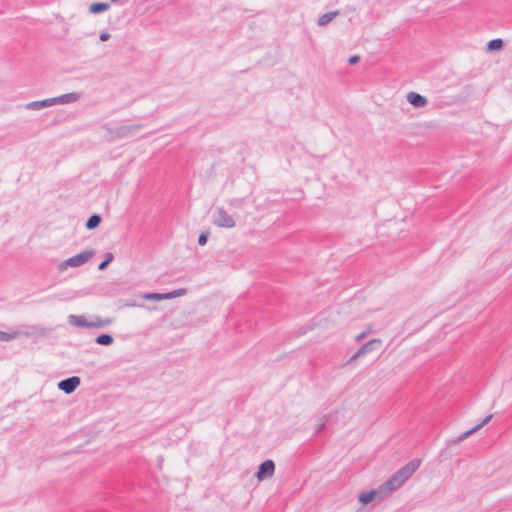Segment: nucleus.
Segmentation results:
<instances>
[{
  "mask_svg": "<svg viewBox=\"0 0 512 512\" xmlns=\"http://www.w3.org/2000/svg\"><path fill=\"white\" fill-rule=\"evenodd\" d=\"M420 463L421 461L419 459H413L408 462L381 485V491L389 495L400 488L416 472Z\"/></svg>",
  "mask_w": 512,
  "mask_h": 512,
  "instance_id": "f257e3e1",
  "label": "nucleus"
},
{
  "mask_svg": "<svg viewBox=\"0 0 512 512\" xmlns=\"http://www.w3.org/2000/svg\"><path fill=\"white\" fill-rule=\"evenodd\" d=\"M68 323L78 328H104L112 323L110 318H101L94 316L92 320L88 321L84 315L68 316Z\"/></svg>",
  "mask_w": 512,
  "mask_h": 512,
  "instance_id": "f03ea898",
  "label": "nucleus"
},
{
  "mask_svg": "<svg viewBox=\"0 0 512 512\" xmlns=\"http://www.w3.org/2000/svg\"><path fill=\"white\" fill-rule=\"evenodd\" d=\"M95 255L94 250H85L81 253L72 256L65 261H63L61 264H59L58 269L60 271H63L67 269L68 267H80L83 264L87 263L93 256Z\"/></svg>",
  "mask_w": 512,
  "mask_h": 512,
  "instance_id": "7ed1b4c3",
  "label": "nucleus"
},
{
  "mask_svg": "<svg viewBox=\"0 0 512 512\" xmlns=\"http://www.w3.org/2000/svg\"><path fill=\"white\" fill-rule=\"evenodd\" d=\"M213 223L221 228H233L236 225L234 219L222 207L216 208Z\"/></svg>",
  "mask_w": 512,
  "mask_h": 512,
  "instance_id": "20e7f679",
  "label": "nucleus"
},
{
  "mask_svg": "<svg viewBox=\"0 0 512 512\" xmlns=\"http://www.w3.org/2000/svg\"><path fill=\"white\" fill-rule=\"evenodd\" d=\"M186 294V289L181 288L177 290H173L168 293H144L140 297L143 300H151V301H162V300H170L176 297H180Z\"/></svg>",
  "mask_w": 512,
  "mask_h": 512,
  "instance_id": "39448f33",
  "label": "nucleus"
},
{
  "mask_svg": "<svg viewBox=\"0 0 512 512\" xmlns=\"http://www.w3.org/2000/svg\"><path fill=\"white\" fill-rule=\"evenodd\" d=\"M492 419V414L487 415L480 423L472 427L471 429L467 430L466 432H463L456 438L450 439L447 441V447H450L452 445L459 444L460 442L464 441L468 436L472 435L479 429H481L484 425H486L490 420Z\"/></svg>",
  "mask_w": 512,
  "mask_h": 512,
  "instance_id": "423d86ee",
  "label": "nucleus"
},
{
  "mask_svg": "<svg viewBox=\"0 0 512 512\" xmlns=\"http://www.w3.org/2000/svg\"><path fill=\"white\" fill-rule=\"evenodd\" d=\"M382 344V341L380 339H372L370 341H368L367 343H365L364 345H362L359 350L350 358V362L351 361H354L355 359L369 353V352H372L374 350H376L377 348H379Z\"/></svg>",
  "mask_w": 512,
  "mask_h": 512,
  "instance_id": "0eeeda50",
  "label": "nucleus"
},
{
  "mask_svg": "<svg viewBox=\"0 0 512 512\" xmlns=\"http://www.w3.org/2000/svg\"><path fill=\"white\" fill-rule=\"evenodd\" d=\"M80 378L77 376H72L66 379L61 380L58 383V389L65 392L66 394L73 393L77 387L80 385Z\"/></svg>",
  "mask_w": 512,
  "mask_h": 512,
  "instance_id": "6e6552de",
  "label": "nucleus"
},
{
  "mask_svg": "<svg viewBox=\"0 0 512 512\" xmlns=\"http://www.w3.org/2000/svg\"><path fill=\"white\" fill-rule=\"evenodd\" d=\"M141 128V124L122 125L115 129L114 134L117 138H126L134 135Z\"/></svg>",
  "mask_w": 512,
  "mask_h": 512,
  "instance_id": "1a4fd4ad",
  "label": "nucleus"
},
{
  "mask_svg": "<svg viewBox=\"0 0 512 512\" xmlns=\"http://www.w3.org/2000/svg\"><path fill=\"white\" fill-rule=\"evenodd\" d=\"M275 464L272 460L268 459L262 462L258 468L256 476L259 480H262L266 477H270L274 474Z\"/></svg>",
  "mask_w": 512,
  "mask_h": 512,
  "instance_id": "9d476101",
  "label": "nucleus"
},
{
  "mask_svg": "<svg viewBox=\"0 0 512 512\" xmlns=\"http://www.w3.org/2000/svg\"><path fill=\"white\" fill-rule=\"evenodd\" d=\"M387 496L384 494V491H381V486L377 490H370L368 492L362 493L359 496V502L366 505L373 501L375 498L379 497V499Z\"/></svg>",
  "mask_w": 512,
  "mask_h": 512,
  "instance_id": "9b49d317",
  "label": "nucleus"
},
{
  "mask_svg": "<svg viewBox=\"0 0 512 512\" xmlns=\"http://www.w3.org/2000/svg\"><path fill=\"white\" fill-rule=\"evenodd\" d=\"M79 99H80V94H78L76 92H72V93L63 94V95H60L57 97H53L52 103H53V105L69 104V103H74V102L78 101Z\"/></svg>",
  "mask_w": 512,
  "mask_h": 512,
  "instance_id": "f8f14e48",
  "label": "nucleus"
},
{
  "mask_svg": "<svg viewBox=\"0 0 512 512\" xmlns=\"http://www.w3.org/2000/svg\"><path fill=\"white\" fill-rule=\"evenodd\" d=\"M408 102L416 108H422L427 104L426 97L416 92H410L407 94Z\"/></svg>",
  "mask_w": 512,
  "mask_h": 512,
  "instance_id": "ddd939ff",
  "label": "nucleus"
},
{
  "mask_svg": "<svg viewBox=\"0 0 512 512\" xmlns=\"http://www.w3.org/2000/svg\"><path fill=\"white\" fill-rule=\"evenodd\" d=\"M53 106L52 98L44 99V100H38V101H32L27 104H25V109L27 110H41L46 107Z\"/></svg>",
  "mask_w": 512,
  "mask_h": 512,
  "instance_id": "4468645a",
  "label": "nucleus"
},
{
  "mask_svg": "<svg viewBox=\"0 0 512 512\" xmlns=\"http://www.w3.org/2000/svg\"><path fill=\"white\" fill-rule=\"evenodd\" d=\"M339 14L340 12L338 10L325 13L319 17L317 23L319 26H326Z\"/></svg>",
  "mask_w": 512,
  "mask_h": 512,
  "instance_id": "2eb2a0df",
  "label": "nucleus"
},
{
  "mask_svg": "<svg viewBox=\"0 0 512 512\" xmlns=\"http://www.w3.org/2000/svg\"><path fill=\"white\" fill-rule=\"evenodd\" d=\"M109 8H110L109 3L97 2V3H93L90 5L89 11L93 14H98V13L108 10Z\"/></svg>",
  "mask_w": 512,
  "mask_h": 512,
  "instance_id": "dca6fc26",
  "label": "nucleus"
},
{
  "mask_svg": "<svg viewBox=\"0 0 512 512\" xmlns=\"http://www.w3.org/2000/svg\"><path fill=\"white\" fill-rule=\"evenodd\" d=\"M100 223H101L100 215L94 214V215L90 216L88 218V220L86 221V228L88 230L95 229L99 226Z\"/></svg>",
  "mask_w": 512,
  "mask_h": 512,
  "instance_id": "f3484780",
  "label": "nucleus"
},
{
  "mask_svg": "<svg viewBox=\"0 0 512 512\" xmlns=\"http://www.w3.org/2000/svg\"><path fill=\"white\" fill-rule=\"evenodd\" d=\"M96 343L103 346H109L114 342V338L110 334H101L96 337Z\"/></svg>",
  "mask_w": 512,
  "mask_h": 512,
  "instance_id": "a211bd4d",
  "label": "nucleus"
},
{
  "mask_svg": "<svg viewBox=\"0 0 512 512\" xmlns=\"http://www.w3.org/2000/svg\"><path fill=\"white\" fill-rule=\"evenodd\" d=\"M503 40L500 38L492 39L488 42L487 48L490 51L499 50L503 47Z\"/></svg>",
  "mask_w": 512,
  "mask_h": 512,
  "instance_id": "6ab92c4d",
  "label": "nucleus"
},
{
  "mask_svg": "<svg viewBox=\"0 0 512 512\" xmlns=\"http://www.w3.org/2000/svg\"><path fill=\"white\" fill-rule=\"evenodd\" d=\"M113 259H114L113 254H112V253H110V252H109V253H107V254L105 255V260H104V261H102V262L99 264L98 269H99V270H101V271L105 270V269L107 268V266H108V265L113 261Z\"/></svg>",
  "mask_w": 512,
  "mask_h": 512,
  "instance_id": "aec40b11",
  "label": "nucleus"
},
{
  "mask_svg": "<svg viewBox=\"0 0 512 512\" xmlns=\"http://www.w3.org/2000/svg\"><path fill=\"white\" fill-rule=\"evenodd\" d=\"M17 335H18V332L7 333V332L0 331V341L9 342V341L15 339L17 337Z\"/></svg>",
  "mask_w": 512,
  "mask_h": 512,
  "instance_id": "412c9836",
  "label": "nucleus"
},
{
  "mask_svg": "<svg viewBox=\"0 0 512 512\" xmlns=\"http://www.w3.org/2000/svg\"><path fill=\"white\" fill-rule=\"evenodd\" d=\"M208 241V234L207 233H201L198 238V243L201 246H204Z\"/></svg>",
  "mask_w": 512,
  "mask_h": 512,
  "instance_id": "4be33fe9",
  "label": "nucleus"
},
{
  "mask_svg": "<svg viewBox=\"0 0 512 512\" xmlns=\"http://www.w3.org/2000/svg\"><path fill=\"white\" fill-rule=\"evenodd\" d=\"M122 307H142L144 308V304L136 303L135 301H126Z\"/></svg>",
  "mask_w": 512,
  "mask_h": 512,
  "instance_id": "5701e85b",
  "label": "nucleus"
},
{
  "mask_svg": "<svg viewBox=\"0 0 512 512\" xmlns=\"http://www.w3.org/2000/svg\"><path fill=\"white\" fill-rule=\"evenodd\" d=\"M242 203V199H239V198H234L232 200L229 201V204L233 207H239Z\"/></svg>",
  "mask_w": 512,
  "mask_h": 512,
  "instance_id": "b1692460",
  "label": "nucleus"
},
{
  "mask_svg": "<svg viewBox=\"0 0 512 512\" xmlns=\"http://www.w3.org/2000/svg\"><path fill=\"white\" fill-rule=\"evenodd\" d=\"M359 60H360V57H359L358 55H353V56H351V57L349 58L348 63H349L350 65H354V64L358 63V62H359Z\"/></svg>",
  "mask_w": 512,
  "mask_h": 512,
  "instance_id": "393cba45",
  "label": "nucleus"
},
{
  "mask_svg": "<svg viewBox=\"0 0 512 512\" xmlns=\"http://www.w3.org/2000/svg\"><path fill=\"white\" fill-rule=\"evenodd\" d=\"M370 330H371V329L369 328V330H368V331H364V332H362V333L358 334V335L356 336V341H357V342L362 341V340L367 336V334L370 332Z\"/></svg>",
  "mask_w": 512,
  "mask_h": 512,
  "instance_id": "a878e982",
  "label": "nucleus"
},
{
  "mask_svg": "<svg viewBox=\"0 0 512 512\" xmlns=\"http://www.w3.org/2000/svg\"><path fill=\"white\" fill-rule=\"evenodd\" d=\"M99 38H100V40H101V41H103V42H104V41H107V40H109V39H110V34H109L108 32H106V31H103V32H101V33H100Z\"/></svg>",
  "mask_w": 512,
  "mask_h": 512,
  "instance_id": "bb28decb",
  "label": "nucleus"
},
{
  "mask_svg": "<svg viewBox=\"0 0 512 512\" xmlns=\"http://www.w3.org/2000/svg\"><path fill=\"white\" fill-rule=\"evenodd\" d=\"M325 422L321 423L318 428L316 429V433H319L325 429Z\"/></svg>",
  "mask_w": 512,
  "mask_h": 512,
  "instance_id": "cd10ccee",
  "label": "nucleus"
},
{
  "mask_svg": "<svg viewBox=\"0 0 512 512\" xmlns=\"http://www.w3.org/2000/svg\"><path fill=\"white\" fill-rule=\"evenodd\" d=\"M111 2H117L118 0H110ZM129 2V0H121V3L124 5V4H127Z\"/></svg>",
  "mask_w": 512,
  "mask_h": 512,
  "instance_id": "c85d7f7f",
  "label": "nucleus"
}]
</instances>
